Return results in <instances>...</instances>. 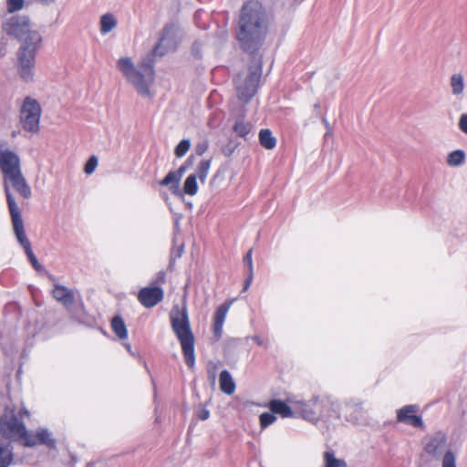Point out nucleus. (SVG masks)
Here are the masks:
<instances>
[{
  "instance_id": "f257e3e1",
  "label": "nucleus",
  "mask_w": 467,
  "mask_h": 467,
  "mask_svg": "<svg viewBox=\"0 0 467 467\" xmlns=\"http://www.w3.org/2000/svg\"><path fill=\"white\" fill-rule=\"evenodd\" d=\"M178 43V27L172 24L166 25L161 32L158 43L150 54L140 61L139 67H135L131 58L128 57H120L117 61V67L141 97L151 98L150 87L155 80L154 58L174 50Z\"/></svg>"
},
{
  "instance_id": "f03ea898",
  "label": "nucleus",
  "mask_w": 467,
  "mask_h": 467,
  "mask_svg": "<svg viewBox=\"0 0 467 467\" xmlns=\"http://www.w3.org/2000/svg\"><path fill=\"white\" fill-rule=\"evenodd\" d=\"M269 18L258 1L244 5L238 21L236 37L241 48L254 54L263 46L268 32Z\"/></svg>"
},
{
  "instance_id": "7ed1b4c3",
  "label": "nucleus",
  "mask_w": 467,
  "mask_h": 467,
  "mask_svg": "<svg viewBox=\"0 0 467 467\" xmlns=\"http://www.w3.org/2000/svg\"><path fill=\"white\" fill-rule=\"evenodd\" d=\"M0 170L3 173L4 189L10 214L20 213L10 187L26 199L30 198L32 192L22 173L19 156L5 146H0Z\"/></svg>"
},
{
  "instance_id": "20e7f679",
  "label": "nucleus",
  "mask_w": 467,
  "mask_h": 467,
  "mask_svg": "<svg viewBox=\"0 0 467 467\" xmlns=\"http://www.w3.org/2000/svg\"><path fill=\"white\" fill-rule=\"evenodd\" d=\"M287 401L294 407L296 415L310 422L341 416L340 404L327 398L314 397L308 401L290 398Z\"/></svg>"
},
{
  "instance_id": "39448f33",
  "label": "nucleus",
  "mask_w": 467,
  "mask_h": 467,
  "mask_svg": "<svg viewBox=\"0 0 467 467\" xmlns=\"http://www.w3.org/2000/svg\"><path fill=\"white\" fill-rule=\"evenodd\" d=\"M171 326L178 338L185 358V363L190 368L195 364L194 336L191 328L186 306L175 305L170 313Z\"/></svg>"
},
{
  "instance_id": "423d86ee",
  "label": "nucleus",
  "mask_w": 467,
  "mask_h": 467,
  "mask_svg": "<svg viewBox=\"0 0 467 467\" xmlns=\"http://www.w3.org/2000/svg\"><path fill=\"white\" fill-rule=\"evenodd\" d=\"M29 42L22 43L16 52V67L25 82H31L35 76L36 55L42 42L40 33H33Z\"/></svg>"
},
{
  "instance_id": "0eeeda50",
  "label": "nucleus",
  "mask_w": 467,
  "mask_h": 467,
  "mask_svg": "<svg viewBox=\"0 0 467 467\" xmlns=\"http://www.w3.org/2000/svg\"><path fill=\"white\" fill-rule=\"evenodd\" d=\"M424 451L435 460L441 459V467H456V456L448 448L446 434L438 431L427 435L423 441Z\"/></svg>"
},
{
  "instance_id": "6e6552de",
  "label": "nucleus",
  "mask_w": 467,
  "mask_h": 467,
  "mask_svg": "<svg viewBox=\"0 0 467 467\" xmlns=\"http://www.w3.org/2000/svg\"><path fill=\"white\" fill-rule=\"evenodd\" d=\"M260 77L261 67L259 65L252 66L246 71L238 74L234 83L240 100L247 102L254 96Z\"/></svg>"
},
{
  "instance_id": "1a4fd4ad",
  "label": "nucleus",
  "mask_w": 467,
  "mask_h": 467,
  "mask_svg": "<svg viewBox=\"0 0 467 467\" xmlns=\"http://www.w3.org/2000/svg\"><path fill=\"white\" fill-rule=\"evenodd\" d=\"M42 108L39 102L32 97H26L21 103L19 110V119L22 128L31 133L38 132Z\"/></svg>"
},
{
  "instance_id": "9d476101",
  "label": "nucleus",
  "mask_w": 467,
  "mask_h": 467,
  "mask_svg": "<svg viewBox=\"0 0 467 467\" xmlns=\"http://www.w3.org/2000/svg\"><path fill=\"white\" fill-rule=\"evenodd\" d=\"M27 431L25 424L17 418L15 410L6 409L0 418V437H6L11 441H26Z\"/></svg>"
},
{
  "instance_id": "9b49d317",
  "label": "nucleus",
  "mask_w": 467,
  "mask_h": 467,
  "mask_svg": "<svg viewBox=\"0 0 467 467\" xmlns=\"http://www.w3.org/2000/svg\"><path fill=\"white\" fill-rule=\"evenodd\" d=\"M3 30L8 36L18 39L21 44L29 42V36L33 33H39L37 30L31 28L30 21L26 16H12L4 23Z\"/></svg>"
},
{
  "instance_id": "f8f14e48",
  "label": "nucleus",
  "mask_w": 467,
  "mask_h": 467,
  "mask_svg": "<svg viewBox=\"0 0 467 467\" xmlns=\"http://www.w3.org/2000/svg\"><path fill=\"white\" fill-rule=\"evenodd\" d=\"M11 217H12L14 232L16 234L18 243L24 248V250H25L29 261L31 262L32 265L34 266V268L38 270L41 267V265L38 263L36 255L34 254L32 248H31V244L28 241V239L26 238L21 213L11 215Z\"/></svg>"
},
{
  "instance_id": "ddd939ff",
  "label": "nucleus",
  "mask_w": 467,
  "mask_h": 467,
  "mask_svg": "<svg viewBox=\"0 0 467 467\" xmlns=\"http://www.w3.org/2000/svg\"><path fill=\"white\" fill-rule=\"evenodd\" d=\"M22 444L26 447H34L37 444H43L48 448H54L56 446V440L47 429L39 428L33 433L27 432L26 441L22 442Z\"/></svg>"
},
{
  "instance_id": "4468645a",
  "label": "nucleus",
  "mask_w": 467,
  "mask_h": 467,
  "mask_svg": "<svg viewBox=\"0 0 467 467\" xmlns=\"http://www.w3.org/2000/svg\"><path fill=\"white\" fill-rule=\"evenodd\" d=\"M418 411V405H406L397 410V420L415 428L423 429L424 424L421 417L416 415Z\"/></svg>"
},
{
  "instance_id": "2eb2a0df",
  "label": "nucleus",
  "mask_w": 467,
  "mask_h": 467,
  "mask_svg": "<svg viewBox=\"0 0 467 467\" xmlns=\"http://www.w3.org/2000/svg\"><path fill=\"white\" fill-rule=\"evenodd\" d=\"M164 292L160 286H148L143 287L140 290L138 295V300L140 303L147 307L150 308L155 306L161 301H162Z\"/></svg>"
},
{
  "instance_id": "dca6fc26",
  "label": "nucleus",
  "mask_w": 467,
  "mask_h": 467,
  "mask_svg": "<svg viewBox=\"0 0 467 467\" xmlns=\"http://www.w3.org/2000/svg\"><path fill=\"white\" fill-rule=\"evenodd\" d=\"M343 415L350 423L359 424L365 420V411L358 400H348L344 403Z\"/></svg>"
},
{
  "instance_id": "f3484780",
  "label": "nucleus",
  "mask_w": 467,
  "mask_h": 467,
  "mask_svg": "<svg viewBox=\"0 0 467 467\" xmlns=\"http://www.w3.org/2000/svg\"><path fill=\"white\" fill-rule=\"evenodd\" d=\"M14 462L12 441L0 437V467H9Z\"/></svg>"
},
{
  "instance_id": "a211bd4d",
  "label": "nucleus",
  "mask_w": 467,
  "mask_h": 467,
  "mask_svg": "<svg viewBox=\"0 0 467 467\" xmlns=\"http://www.w3.org/2000/svg\"><path fill=\"white\" fill-rule=\"evenodd\" d=\"M231 303L221 305L214 314L213 332L217 337H220L223 332V327L230 309Z\"/></svg>"
},
{
  "instance_id": "6ab92c4d",
  "label": "nucleus",
  "mask_w": 467,
  "mask_h": 467,
  "mask_svg": "<svg viewBox=\"0 0 467 467\" xmlns=\"http://www.w3.org/2000/svg\"><path fill=\"white\" fill-rule=\"evenodd\" d=\"M268 408L275 414H279L283 418L294 417L296 412L294 407L287 405L285 401L280 400H273L269 402Z\"/></svg>"
},
{
  "instance_id": "aec40b11",
  "label": "nucleus",
  "mask_w": 467,
  "mask_h": 467,
  "mask_svg": "<svg viewBox=\"0 0 467 467\" xmlns=\"http://www.w3.org/2000/svg\"><path fill=\"white\" fill-rule=\"evenodd\" d=\"M53 296L67 307H69L74 302L73 291L64 285H55L53 289Z\"/></svg>"
},
{
  "instance_id": "412c9836",
  "label": "nucleus",
  "mask_w": 467,
  "mask_h": 467,
  "mask_svg": "<svg viewBox=\"0 0 467 467\" xmlns=\"http://www.w3.org/2000/svg\"><path fill=\"white\" fill-rule=\"evenodd\" d=\"M233 130L237 136L246 140L247 136L253 130V124L246 120L244 115L242 114L236 118L233 126Z\"/></svg>"
},
{
  "instance_id": "4be33fe9",
  "label": "nucleus",
  "mask_w": 467,
  "mask_h": 467,
  "mask_svg": "<svg viewBox=\"0 0 467 467\" xmlns=\"http://www.w3.org/2000/svg\"><path fill=\"white\" fill-rule=\"evenodd\" d=\"M220 389L227 394L232 395L235 391V382L228 370H223L219 377Z\"/></svg>"
},
{
  "instance_id": "5701e85b",
  "label": "nucleus",
  "mask_w": 467,
  "mask_h": 467,
  "mask_svg": "<svg viewBox=\"0 0 467 467\" xmlns=\"http://www.w3.org/2000/svg\"><path fill=\"white\" fill-rule=\"evenodd\" d=\"M180 182L181 179L177 176V174L171 171L160 182L161 186H169L171 192L173 194H178L180 192Z\"/></svg>"
},
{
  "instance_id": "b1692460",
  "label": "nucleus",
  "mask_w": 467,
  "mask_h": 467,
  "mask_svg": "<svg viewBox=\"0 0 467 467\" xmlns=\"http://www.w3.org/2000/svg\"><path fill=\"white\" fill-rule=\"evenodd\" d=\"M321 467H348V464L345 460L337 458L333 451H326Z\"/></svg>"
},
{
  "instance_id": "393cba45",
  "label": "nucleus",
  "mask_w": 467,
  "mask_h": 467,
  "mask_svg": "<svg viewBox=\"0 0 467 467\" xmlns=\"http://www.w3.org/2000/svg\"><path fill=\"white\" fill-rule=\"evenodd\" d=\"M450 86L454 96H461L464 90L463 76L461 73L452 74L450 79Z\"/></svg>"
},
{
  "instance_id": "a878e982",
  "label": "nucleus",
  "mask_w": 467,
  "mask_h": 467,
  "mask_svg": "<svg viewBox=\"0 0 467 467\" xmlns=\"http://www.w3.org/2000/svg\"><path fill=\"white\" fill-rule=\"evenodd\" d=\"M260 144L266 150H272L276 145V140L268 129L261 130L259 132Z\"/></svg>"
},
{
  "instance_id": "bb28decb",
  "label": "nucleus",
  "mask_w": 467,
  "mask_h": 467,
  "mask_svg": "<svg viewBox=\"0 0 467 467\" xmlns=\"http://www.w3.org/2000/svg\"><path fill=\"white\" fill-rule=\"evenodd\" d=\"M117 26V19L112 14H105L100 18V33L106 35Z\"/></svg>"
},
{
  "instance_id": "cd10ccee",
  "label": "nucleus",
  "mask_w": 467,
  "mask_h": 467,
  "mask_svg": "<svg viewBox=\"0 0 467 467\" xmlns=\"http://www.w3.org/2000/svg\"><path fill=\"white\" fill-rule=\"evenodd\" d=\"M111 327L119 339H125L128 337L126 325L120 317H114L112 318Z\"/></svg>"
},
{
  "instance_id": "c85d7f7f",
  "label": "nucleus",
  "mask_w": 467,
  "mask_h": 467,
  "mask_svg": "<svg viewBox=\"0 0 467 467\" xmlns=\"http://www.w3.org/2000/svg\"><path fill=\"white\" fill-rule=\"evenodd\" d=\"M465 153L462 150L450 152L447 156V164L451 167L462 166L465 161Z\"/></svg>"
},
{
  "instance_id": "c756f323",
  "label": "nucleus",
  "mask_w": 467,
  "mask_h": 467,
  "mask_svg": "<svg viewBox=\"0 0 467 467\" xmlns=\"http://www.w3.org/2000/svg\"><path fill=\"white\" fill-rule=\"evenodd\" d=\"M184 192L188 195L193 196L198 192L197 175L190 174L183 184Z\"/></svg>"
},
{
  "instance_id": "7c9ffc66",
  "label": "nucleus",
  "mask_w": 467,
  "mask_h": 467,
  "mask_svg": "<svg viewBox=\"0 0 467 467\" xmlns=\"http://www.w3.org/2000/svg\"><path fill=\"white\" fill-rule=\"evenodd\" d=\"M211 168V160H202L197 167L196 175L201 182H204Z\"/></svg>"
},
{
  "instance_id": "2f4dec72",
  "label": "nucleus",
  "mask_w": 467,
  "mask_h": 467,
  "mask_svg": "<svg viewBox=\"0 0 467 467\" xmlns=\"http://www.w3.org/2000/svg\"><path fill=\"white\" fill-rule=\"evenodd\" d=\"M260 426L262 429H265L276 420V416L272 411L264 412L259 417Z\"/></svg>"
},
{
  "instance_id": "473e14b6",
  "label": "nucleus",
  "mask_w": 467,
  "mask_h": 467,
  "mask_svg": "<svg viewBox=\"0 0 467 467\" xmlns=\"http://www.w3.org/2000/svg\"><path fill=\"white\" fill-rule=\"evenodd\" d=\"M191 141L188 139H184L180 141V143L176 146L174 153L178 158L183 157L187 151L190 150Z\"/></svg>"
},
{
  "instance_id": "72a5a7b5",
  "label": "nucleus",
  "mask_w": 467,
  "mask_h": 467,
  "mask_svg": "<svg viewBox=\"0 0 467 467\" xmlns=\"http://www.w3.org/2000/svg\"><path fill=\"white\" fill-rule=\"evenodd\" d=\"M25 0H6L8 13L20 11L24 7Z\"/></svg>"
},
{
  "instance_id": "f704fd0d",
  "label": "nucleus",
  "mask_w": 467,
  "mask_h": 467,
  "mask_svg": "<svg viewBox=\"0 0 467 467\" xmlns=\"http://www.w3.org/2000/svg\"><path fill=\"white\" fill-rule=\"evenodd\" d=\"M98 166V159L95 156H92L88 159V161L85 164L84 171L87 174H91Z\"/></svg>"
},
{
  "instance_id": "c9c22d12",
  "label": "nucleus",
  "mask_w": 467,
  "mask_h": 467,
  "mask_svg": "<svg viewBox=\"0 0 467 467\" xmlns=\"http://www.w3.org/2000/svg\"><path fill=\"white\" fill-rule=\"evenodd\" d=\"M193 156L191 155L186 161L174 172L177 174V176L182 180V177L183 173L187 171V169L192 165L193 163Z\"/></svg>"
},
{
  "instance_id": "e433bc0d",
  "label": "nucleus",
  "mask_w": 467,
  "mask_h": 467,
  "mask_svg": "<svg viewBox=\"0 0 467 467\" xmlns=\"http://www.w3.org/2000/svg\"><path fill=\"white\" fill-rule=\"evenodd\" d=\"M217 368H217V365L215 363L210 362L208 364L207 372H208V377H209V379H210L212 385L215 384Z\"/></svg>"
},
{
  "instance_id": "4c0bfd02",
  "label": "nucleus",
  "mask_w": 467,
  "mask_h": 467,
  "mask_svg": "<svg viewBox=\"0 0 467 467\" xmlns=\"http://www.w3.org/2000/svg\"><path fill=\"white\" fill-rule=\"evenodd\" d=\"M209 147V143L207 140H202L201 142H198L195 146V152L197 155L202 156Z\"/></svg>"
},
{
  "instance_id": "58836bf2",
  "label": "nucleus",
  "mask_w": 467,
  "mask_h": 467,
  "mask_svg": "<svg viewBox=\"0 0 467 467\" xmlns=\"http://www.w3.org/2000/svg\"><path fill=\"white\" fill-rule=\"evenodd\" d=\"M252 254H253V250L250 249L244 258V262L247 265V270H248V273H254L253 272V258H252Z\"/></svg>"
},
{
  "instance_id": "ea45409f",
  "label": "nucleus",
  "mask_w": 467,
  "mask_h": 467,
  "mask_svg": "<svg viewBox=\"0 0 467 467\" xmlns=\"http://www.w3.org/2000/svg\"><path fill=\"white\" fill-rule=\"evenodd\" d=\"M459 128L467 134V114H462L459 119Z\"/></svg>"
},
{
  "instance_id": "a19ab883",
  "label": "nucleus",
  "mask_w": 467,
  "mask_h": 467,
  "mask_svg": "<svg viewBox=\"0 0 467 467\" xmlns=\"http://www.w3.org/2000/svg\"><path fill=\"white\" fill-rule=\"evenodd\" d=\"M197 417L201 420H207L209 417H210V411L202 407L197 413Z\"/></svg>"
},
{
  "instance_id": "79ce46f5",
  "label": "nucleus",
  "mask_w": 467,
  "mask_h": 467,
  "mask_svg": "<svg viewBox=\"0 0 467 467\" xmlns=\"http://www.w3.org/2000/svg\"><path fill=\"white\" fill-rule=\"evenodd\" d=\"M254 273H248L244 282V291H246L253 281Z\"/></svg>"
},
{
  "instance_id": "37998d69",
  "label": "nucleus",
  "mask_w": 467,
  "mask_h": 467,
  "mask_svg": "<svg viewBox=\"0 0 467 467\" xmlns=\"http://www.w3.org/2000/svg\"><path fill=\"white\" fill-rule=\"evenodd\" d=\"M234 151V147H225L223 150V154L225 156H230Z\"/></svg>"
},
{
  "instance_id": "c03bdc74",
  "label": "nucleus",
  "mask_w": 467,
  "mask_h": 467,
  "mask_svg": "<svg viewBox=\"0 0 467 467\" xmlns=\"http://www.w3.org/2000/svg\"><path fill=\"white\" fill-rule=\"evenodd\" d=\"M323 121H324V123H325V125H326V127H327V132H326V134H325V137L327 138V137H328V136H331V135H332V130H331V128H330V126H329L328 122H327L326 119H323Z\"/></svg>"
},
{
  "instance_id": "a18cd8bd",
  "label": "nucleus",
  "mask_w": 467,
  "mask_h": 467,
  "mask_svg": "<svg viewBox=\"0 0 467 467\" xmlns=\"http://www.w3.org/2000/svg\"><path fill=\"white\" fill-rule=\"evenodd\" d=\"M164 277H165L164 273L163 272H160L158 274L157 282L163 283L164 282Z\"/></svg>"
},
{
  "instance_id": "49530a36",
  "label": "nucleus",
  "mask_w": 467,
  "mask_h": 467,
  "mask_svg": "<svg viewBox=\"0 0 467 467\" xmlns=\"http://www.w3.org/2000/svg\"><path fill=\"white\" fill-rule=\"evenodd\" d=\"M253 340H254V342H256V343H257L258 345H260V346L263 344V340H262V339H261V337H258V336L254 337H253Z\"/></svg>"
},
{
  "instance_id": "de8ad7c7",
  "label": "nucleus",
  "mask_w": 467,
  "mask_h": 467,
  "mask_svg": "<svg viewBox=\"0 0 467 467\" xmlns=\"http://www.w3.org/2000/svg\"><path fill=\"white\" fill-rule=\"evenodd\" d=\"M124 346L130 354L134 355L131 349V346L129 343H125Z\"/></svg>"
},
{
  "instance_id": "09e8293b",
  "label": "nucleus",
  "mask_w": 467,
  "mask_h": 467,
  "mask_svg": "<svg viewBox=\"0 0 467 467\" xmlns=\"http://www.w3.org/2000/svg\"><path fill=\"white\" fill-rule=\"evenodd\" d=\"M37 1L42 4H45V5H49L54 2V0H37Z\"/></svg>"
},
{
  "instance_id": "8fccbe9b",
  "label": "nucleus",
  "mask_w": 467,
  "mask_h": 467,
  "mask_svg": "<svg viewBox=\"0 0 467 467\" xmlns=\"http://www.w3.org/2000/svg\"><path fill=\"white\" fill-rule=\"evenodd\" d=\"M23 414L27 415L28 411L25 410L19 412L20 417H22Z\"/></svg>"
}]
</instances>
